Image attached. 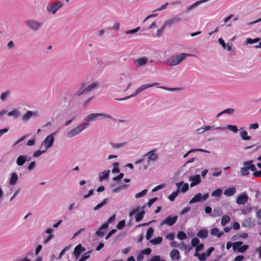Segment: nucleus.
<instances>
[{"mask_svg": "<svg viewBox=\"0 0 261 261\" xmlns=\"http://www.w3.org/2000/svg\"><path fill=\"white\" fill-rule=\"evenodd\" d=\"M17 179H18L17 174L15 172L11 174V177L10 179V181H9L10 184L11 185H15L17 181Z\"/></svg>", "mask_w": 261, "mask_h": 261, "instance_id": "25", "label": "nucleus"}, {"mask_svg": "<svg viewBox=\"0 0 261 261\" xmlns=\"http://www.w3.org/2000/svg\"><path fill=\"white\" fill-rule=\"evenodd\" d=\"M151 252V250L150 248H146V249H145L144 250H143L141 252V253L143 254V255L144 254L145 255H149L150 254Z\"/></svg>", "mask_w": 261, "mask_h": 261, "instance_id": "53", "label": "nucleus"}, {"mask_svg": "<svg viewBox=\"0 0 261 261\" xmlns=\"http://www.w3.org/2000/svg\"><path fill=\"white\" fill-rule=\"evenodd\" d=\"M148 261H166L164 259H161L160 256L154 255L152 258L148 260Z\"/></svg>", "mask_w": 261, "mask_h": 261, "instance_id": "44", "label": "nucleus"}, {"mask_svg": "<svg viewBox=\"0 0 261 261\" xmlns=\"http://www.w3.org/2000/svg\"><path fill=\"white\" fill-rule=\"evenodd\" d=\"M19 112L17 110H13L12 111L8 113V115L9 116H13L14 118H17L19 116Z\"/></svg>", "mask_w": 261, "mask_h": 261, "instance_id": "38", "label": "nucleus"}, {"mask_svg": "<svg viewBox=\"0 0 261 261\" xmlns=\"http://www.w3.org/2000/svg\"><path fill=\"white\" fill-rule=\"evenodd\" d=\"M199 242L200 241L198 238H194L192 240L191 245L193 247H195L197 246L199 244Z\"/></svg>", "mask_w": 261, "mask_h": 261, "instance_id": "45", "label": "nucleus"}, {"mask_svg": "<svg viewBox=\"0 0 261 261\" xmlns=\"http://www.w3.org/2000/svg\"><path fill=\"white\" fill-rule=\"evenodd\" d=\"M253 176L255 177H261V170H258L257 171H255L253 173Z\"/></svg>", "mask_w": 261, "mask_h": 261, "instance_id": "63", "label": "nucleus"}, {"mask_svg": "<svg viewBox=\"0 0 261 261\" xmlns=\"http://www.w3.org/2000/svg\"><path fill=\"white\" fill-rule=\"evenodd\" d=\"M177 218L178 217L177 216H175L174 217L169 216L161 222V225L167 224L169 226H172L175 223Z\"/></svg>", "mask_w": 261, "mask_h": 261, "instance_id": "9", "label": "nucleus"}, {"mask_svg": "<svg viewBox=\"0 0 261 261\" xmlns=\"http://www.w3.org/2000/svg\"><path fill=\"white\" fill-rule=\"evenodd\" d=\"M43 152H44V151H41L40 150H38L34 153L33 156L35 158L38 157Z\"/></svg>", "mask_w": 261, "mask_h": 261, "instance_id": "62", "label": "nucleus"}, {"mask_svg": "<svg viewBox=\"0 0 261 261\" xmlns=\"http://www.w3.org/2000/svg\"><path fill=\"white\" fill-rule=\"evenodd\" d=\"M25 24L33 30L36 31L41 27V23L35 20H27Z\"/></svg>", "mask_w": 261, "mask_h": 261, "instance_id": "11", "label": "nucleus"}, {"mask_svg": "<svg viewBox=\"0 0 261 261\" xmlns=\"http://www.w3.org/2000/svg\"><path fill=\"white\" fill-rule=\"evenodd\" d=\"M181 18L180 17H174L165 21V22L164 23V25L165 27L169 28L172 25L179 22Z\"/></svg>", "mask_w": 261, "mask_h": 261, "instance_id": "13", "label": "nucleus"}, {"mask_svg": "<svg viewBox=\"0 0 261 261\" xmlns=\"http://www.w3.org/2000/svg\"><path fill=\"white\" fill-rule=\"evenodd\" d=\"M197 236L203 239H205L207 237L208 231L205 229H200L197 233Z\"/></svg>", "mask_w": 261, "mask_h": 261, "instance_id": "23", "label": "nucleus"}, {"mask_svg": "<svg viewBox=\"0 0 261 261\" xmlns=\"http://www.w3.org/2000/svg\"><path fill=\"white\" fill-rule=\"evenodd\" d=\"M178 248L180 249L187 250L188 251H190L192 249V247L187 246L183 242L179 244Z\"/></svg>", "mask_w": 261, "mask_h": 261, "instance_id": "36", "label": "nucleus"}, {"mask_svg": "<svg viewBox=\"0 0 261 261\" xmlns=\"http://www.w3.org/2000/svg\"><path fill=\"white\" fill-rule=\"evenodd\" d=\"M116 232V229H112V230L111 231H110L109 232V233L106 236V240L109 239L111 237V236L113 234L115 233Z\"/></svg>", "mask_w": 261, "mask_h": 261, "instance_id": "59", "label": "nucleus"}, {"mask_svg": "<svg viewBox=\"0 0 261 261\" xmlns=\"http://www.w3.org/2000/svg\"><path fill=\"white\" fill-rule=\"evenodd\" d=\"M27 160V157L23 155H20L17 159L16 163L18 166H22Z\"/></svg>", "mask_w": 261, "mask_h": 261, "instance_id": "24", "label": "nucleus"}, {"mask_svg": "<svg viewBox=\"0 0 261 261\" xmlns=\"http://www.w3.org/2000/svg\"><path fill=\"white\" fill-rule=\"evenodd\" d=\"M148 59L146 57L140 58L135 60V63L138 66H142L147 63Z\"/></svg>", "mask_w": 261, "mask_h": 261, "instance_id": "20", "label": "nucleus"}, {"mask_svg": "<svg viewBox=\"0 0 261 261\" xmlns=\"http://www.w3.org/2000/svg\"><path fill=\"white\" fill-rule=\"evenodd\" d=\"M90 255H89V253L87 252L86 253L83 255L82 257L79 260V261H85L89 257Z\"/></svg>", "mask_w": 261, "mask_h": 261, "instance_id": "50", "label": "nucleus"}, {"mask_svg": "<svg viewBox=\"0 0 261 261\" xmlns=\"http://www.w3.org/2000/svg\"><path fill=\"white\" fill-rule=\"evenodd\" d=\"M127 186L126 185H124L123 186H119L116 188H115L113 190V192H118L123 188L126 187Z\"/></svg>", "mask_w": 261, "mask_h": 261, "instance_id": "56", "label": "nucleus"}, {"mask_svg": "<svg viewBox=\"0 0 261 261\" xmlns=\"http://www.w3.org/2000/svg\"><path fill=\"white\" fill-rule=\"evenodd\" d=\"M248 200V197L246 194L239 195L236 199V203L238 204H245Z\"/></svg>", "mask_w": 261, "mask_h": 261, "instance_id": "15", "label": "nucleus"}, {"mask_svg": "<svg viewBox=\"0 0 261 261\" xmlns=\"http://www.w3.org/2000/svg\"><path fill=\"white\" fill-rule=\"evenodd\" d=\"M108 201V199L106 198L105 199L101 202L98 204L96 206H95L94 208V211H97L99 208H100L103 206L105 205Z\"/></svg>", "mask_w": 261, "mask_h": 261, "instance_id": "31", "label": "nucleus"}, {"mask_svg": "<svg viewBox=\"0 0 261 261\" xmlns=\"http://www.w3.org/2000/svg\"><path fill=\"white\" fill-rule=\"evenodd\" d=\"M254 225V222L251 218L244 220L242 222V225L246 227H250Z\"/></svg>", "mask_w": 261, "mask_h": 261, "instance_id": "22", "label": "nucleus"}, {"mask_svg": "<svg viewBox=\"0 0 261 261\" xmlns=\"http://www.w3.org/2000/svg\"><path fill=\"white\" fill-rule=\"evenodd\" d=\"M10 92L9 91H7L5 92L2 93L1 96V99L2 101L5 100L6 98L8 97V96L9 95Z\"/></svg>", "mask_w": 261, "mask_h": 261, "instance_id": "48", "label": "nucleus"}, {"mask_svg": "<svg viewBox=\"0 0 261 261\" xmlns=\"http://www.w3.org/2000/svg\"><path fill=\"white\" fill-rule=\"evenodd\" d=\"M163 239L161 237H159L150 240V243L153 245H158L162 242Z\"/></svg>", "mask_w": 261, "mask_h": 261, "instance_id": "34", "label": "nucleus"}, {"mask_svg": "<svg viewBox=\"0 0 261 261\" xmlns=\"http://www.w3.org/2000/svg\"><path fill=\"white\" fill-rule=\"evenodd\" d=\"M209 196L208 193L204 194L203 196L200 193L196 194L189 201L190 204H193L200 200L204 201Z\"/></svg>", "mask_w": 261, "mask_h": 261, "instance_id": "8", "label": "nucleus"}, {"mask_svg": "<svg viewBox=\"0 0 261 261\" xmlns=\"http://www.w3.org/2000/svg\"><path fill=\"white\" fill-rule=\"evenodd\" d=\"M170 256L173 260H178L180 258L179 252L177 249H173L170 252Z\"/></svg>", "mask_w": 261, "mask_h": 261, "instance_id": "18", "label": "nucleus"}, {"mask_svg": "<svg viewBox=\"0 0 261 261\" xmlns=\"http://www.w3.org/2000/svg\"><path fill=\"white\" fill-rule=\"evenodd\" d=\"M190 180L192 182L190 184V187H193L196 185H198L201 181L200 176L199 174L195 175L193 176H190L189 177Z\"/></svg>", "mask_w": 261, "mask_h": 261, "instance_id": "14", "label": "nucleus"}, {"mask_svg": "<svg viewBox=\"0 0 261 261\" xmlns=\"http://www.w3.org/2000/svg\"><path fill=\"white\" fill-rule=\"evenodd\" d=\"M85 251V248L81 244L77 245L74 249V255L76 258L80 256V254Z\"/></svg>", "mask_w": 261, "mask_h": 261, "instance_id": "16", "label": "nucleus"}, {"mask_svg": "<svg viewBox=\"0 0 261 261\" xmlns=\"http://www.w3.org/2000/svg\"><path fill=\"white\" fill-rule=\"evenodd\" d=\"M54 142V137L53 135H49L45 138L42 142V145L45 146V149H47L52 146Z\"/></svg>", "mask_w": 261, "mask_h": 261, "instance_id": "10", "label": "nucleus"}, {"mask_svg": "<svg viewBox=\"0 0 261 261\" xmlns=\"http://www.w3.org/2000/svg\"><path fill=\"white\" fill-rule=\"evenodd\" d=\"M244 167L241 169V174L242 176H245L249 174V167L246 165H244Z\"/></svg>", "mask_w": 261, "mask_h": 261, "instance_id": "29", "label": "nucleus"}, {"mask_svg": "<svg viewBox=\"0 0 261 261\" xmlns=\"http://www.w3.org/2000/svg\"><path fill=\"white\" fill-rule=\"evenodd\" d=\"M189 56L188 54L182 53L179 55L172 56L167 60V64L170 66H175Z\"/></svg>", "mask_w": 261, "mask_h": 261, "instance_id": "1", "label": "nucleus"}, {"mask_svg": "<svg viewBox=\"0 0 261 261\" xmlns=\"http://www.w3.org/2000/svg\"><path fill=\"white\" fill-rule=\"evenodd\" d=\"M165 186V185H164V184H162V185H158L157 186H156L155 187H154L152 190V192H155V191H157L160 189H162V188H163Z\"/></svg>", "mask_w": 261, "mask_h": 261, "instance_id": "52", "label": "nucleus"}, {"mask_svg": "<svg viewBox=\"0 0 261 261\" xmlns=\"http://www.w3.org/2000/svg\"><path fill=\"white\" fill-rule=\"evenodd\" d=\"M153 228L152 227H149L147 231L146 238L147 240H149L152 236L153 233Z\"/></svg>", "mask_w": 261, "mask_h": 261, "instance_id": "39", "label": "nucleus"}, {"mask_svg": "<svg viewBox=\"0 0 261 261\" xmlns=\"http://www.w3.org/2000/svg\"><path fill=\"white\" fill-rule=\"evenodd\" d=\"M147 190H146V189L143 190L141 192L136 194L135 195V197L136 198H138L143 197L146 195V194L147 193Z\"/></svg>", "mask_w": 261, "mask_h": 261, "instance_id": "42", "label": "nucleus"}, {"mask_svg": "<svg viewBox=\"0 0 261 261\" xmlns=\"http://www.w3.org/2000/svg\"><path fill=\"white\" fill-rule=\"evenodd\" d=\"M236 193V190L234 188H229L225 190L224 192V194L228 197L234 195Z\"/></svg>", "mask_w": 261, "mask_h": 261, "instance_id": "19", "label": "nucleus"}, {"mask_svg": "<svg viewBox=\"0 0 261 261\" xmlns=\"http://www.w3.org/2000/svg\"><path fill=\"white\" fill-rule=\"evenodd\" d=\"M156 200H157V198H156V197L152 198L150 199H149V200L148 202V207H150L152 205V204L155 201H156Z\"/></svg>", "mask_w": 261, "mask_h": 261, "instance_id": "58", "label": "nucleus"}, {"mask_svg": "<svg viewBox=\"0 0 261 261\" xmlns=\"http://www.w3.org/2000/svg\"><path fill=\"white\" fill-rule=\"evenodd\" d=\"M243 242L242 241L234 242L232 245L233 250L234 251L237 250L240 253H244L248 249L249 246L247 245L241 246Z\"/></svg>", "mask_w": 261, "mask_h": 261, "instance_id": "7", "label": "nucleus"}, {"mask_svg": "<svg viewBox=\"0 0 261 261\" xmlns=\"http://www.w3.org/2000/svg\"><path fill=\"white\" fill-rule=\"evenodd\" d=\"M124 176V174L123 173H121L120 174H119L118 176L115 177L113 178V180L117 181L121 179Z\"/></svg>", "mask_w": 261, "mask_h": 261, "instance_id": "61", "label": "nucleus"}, {"mask_svg": "<svg viewBox=\"0 0 261 261\" xmlns=\"http://www.w3.org/2000/svg\"><path fill=\"white\" fill-rule=\"evenodd\" d=\"M234 111V110L233 109H227L225 110L224 111H222L221 113L218 114L217 117L220 116L221 114L224 113H227L228 114H232Z\"/></svg>", "mask_w": 261, "mask_h": 261, "instance_id": "43", "label": "nucleus"}, {"mask_svg": "<svg viewBox=\"0 0 261 261\" xmlns=\"http://www.w3.org/2000/svg\"><path fill=\"white\" fill-rule=\"evenodd\" d=\"M118 163H115L113 164V166H114L112 170V172L113 173H118L119 172V169L118 168Z\"/></svg>", "mask_w": 261, "mask_h": 261, "instance_id": "49", "label": "nucleus"}, {"mask_svg": "<svg viewBox=\"0 0 261 261\" xmlns=\"http://www.w3.org/2000/svg\"><path fill=\"white\" fill-rule=\"evenodd\" d=\"M89 125L88 123H83L77 126L74 127L70 130L67 134L68 138H72L80 134L83 130L86 129Z\"/></svg>", "mask_w": 261, "mask_h": 261, "instance_id": "2", "label": "nucleus"}, {"mask_svg": "<svg viewBox=\"0 0 261 261\" xmlns=\"http://www.w3.org/2000/svg\"><path fill=\"white\" fill-rule=\"evenodd\" d=\"M98 117H102L103 118H107L109 119H113V117L105 113H92L88 115L85 118V120L88 122L95 120Z\"/></svg>", "mask_w": 261, "mask_h": 261, "instance_id": "4", "label": "nucleus"}, {"mask_svg": "<svg viewBox=\"0 0 261 261\" xmlns=\"http://www.w3.org/2000/svg\"><path fill=\"white\" fill-rule=\"evenodd\" d=\"M108 227V222L102 224L96 232V234L100 237H102L104 236L105 230Z\"/></svg>", "mask_w": 261, "mask_h": 261, "instance_id": "17", "label": "nucleus"}, {"mask_svg": "<svg viewBox=\"0 0 261 261\" xmlns=\"http://www.w3.org/2000/svg\"><path fill=\"white\" fill-rule=\"evenodd\" d=\"M188 189H189V185L187 183H186L183 185V186L181 188V191L182 192L185 193L186 192H187L188 190Z\"/></svg>", "mask_w": 261, "mask_h": 261, "instance_id": "57", "label": "nucleus"}, {"mask_svg": "<svg viewBox=\"0 0 261 261\" xmlns=\"http://www.w3.org/2000/svg\"><path fill=\"white\" fill-rule=\"evenodd\" d=\"M218 42L222 45V46L223 47V48H224V49L226 48V45L224 40L222 38H220L218 39Z\"/></svg>", "mask_w": 261, "mask_h": 261, "instance_id": "60", "label": "nucleus"}, {"mask_svg": "<svg viewBox=\"0 0 261 261\" xmlns=\"http://www.w3.org/2000/svg\"><path fill=\"white\" fill-rule=\"evenodd\" d=\"M158 85V84H157V83L144 84V85L141 86V87H140L139 88H138L134 94L131 95L130 96H127V97H124L123 98L118 99L117 100H124L127 99L128 98H129L131 97L135 96L136 95H137L138 94H139V93H140L141 91H142L144 90H145V89L150 88V87H154Z\"/></svg>", "mask_w": 261, "mask_h": 261, "instance_id": "3", "label": "nucleus"}, {"mask_svg": "<svg viewBox=\"0 0 261 261\" xmlns=\"http://www.w3.org/2000/svg\"><path fill=\"white\" fill-rule=\"evenodd\" d=\"M240 137L243 140H250L251 137L248 136V133L246 130H242L240 132Z\"/></svg>", "mask_w": 261, "mask_h": 261, "instance_id": "27", "label": "nucleus"}, {"mask_svg": "<svg viewBox=\"0 0 261 261\" xmlns=\"http://www.w3.org/2000/svg\"><path fill=\"white\" fill-rule=\"evenodd\" d=\"M230 221V218L228 215H224L222 216L221 224L222 226H225Z\"/></svg>", "mask_w": 261, "mask_h": 261, "instance_id": "28", "label": "nucleus"}, {"mask_svg": "<svg viewBox=\"0 0 261 261\" xmlns=\"http://www.w3.org/2000/svg\"><path fill=\"white\" fill-rule=\"evenodd\" d=\"M228 128L231 131L237 133L238 131V129L236 125H229L227 126Z\"/></svg>", "mask_w": 261, "mask_h": 261, "instance_id": "51", "label": "nucleus"}, {"mask_svg": "<svg viewBox=\"0 0 261 261\" xmlns=\"http://www.w3.org/2000/svg\"><path fill=\"white\" fill-rule=\"evenodd\" d=\"M211 233L213 236H217L218 238H220L223 235V232L219 231V229L217 228H214L212 229Z\"/></svg>", "mask_w": 261, "mask_h": 261, "instance_id": "26", "label": "nucleus"}, {"mask_svg": "<svg viewBox=\"0 0 261 261\" xmlns=\"http://www.w3.org/2000/svg\"><path fill=\"white\" fill-rule=\"evenodd\" d=\"M259 41V38H256L255 39L247 38L246 40V43L247 44H253L254 43L258 42Z\"/></svg>", "mask_w": 261, "mask_h": 261, "instance_id": "41", "label": "nucleus"}, {"mask_svg": "<svg viewBox=\"0 0 261 261\" xmlns=\"http://www.w3.org/2000/svg\"><path fill=\"white\" fill-rule=\"evenodd\" d=\"M178 239L181 240H185L187 238V235L185 232L182 231H180L178 232L177 236Z\"/></svg>", "mask_w": 261, "mask_h": 261, "instance_id": "40", "label": "nucleus"}, {"mask_svg": "<svg viewBox=\"0 0 261 261\" xmlns=\"http://www.w3.org/2000/svg\"><path fill=\"white\" fill-rule=\"evenodd\" d=\"M63 5V3L61 2L56 1L53 3L47 6V10L49 13L55 14L57 11L62 7Z\"/></svg>", "mask_w": 261, "mask_h": 261, "instance_id": "6", "label": "nucleus"}, {"mask_svg": "<svg viewBox=\"0 0 261 261\" xmlns=\"http://www.w3.org/2000/svg\"><path fill=\"white\" fill-rule=\"evenodd\" d=\"M175 238V236L173 233H170L166 235V239L167 240L172 241Z\"/></svg>", "mask_w": 261, "mask_h": 261, "instance_id": "54", "label": "nucleus"}, {"mask_svg": "<svg viewBox=\"0 0 261 261\" xmlns=\"http://www.w3.org/2000/svg\"><path fill=\"white\" fill-rule=\"evenodd\" d=\"M244 165H246L249 167V169H250L252 171H255L256 168L254 165L252 164V161H250L248 162H244Z\"/></svg>", "mask_w": 261, "mask_h": 261, "instance_id": "33", "label": "nucleus"}, {"mask_svg": "<svg viewBox=\"0 0 261 261\" xmlns=\"http://www.w3.org/2000/svg\"><path fill=\"white\" fill-rule=\"evenodd\" d=\"M207 257L205 253L203 252L199 256V259L201 261L204 260Z\"/></svg>", "mask_w": 261, "mask_h": 261, "instance_id": "55", "label": "nucleus"}, {"mask_svg": "<svg viewBox=\"0 0 261 261\" xmlns=\"http://www.w3.org/2000/svg\"><path fill=\"white\" fill-rule=\"evenodd\" d=\"M222 192L223 191L221 189H217L212 192V196L213 197H219L221 196Z\"/></svg>", "mask_w": 261, "mask_h": 261, "instance_id": "35", "label": "nucleus"}, {"mask_svg": "<svg viewBox=\"0 0 261 261\" xmlns=\"http://www.w3.org/2000/svg\"><path fill=\"white\" fill-rule=\"evenodd\" d=\"M125 221L124 220L120 221L117 225V228L119 229H121L124 228L125 226Z\"/></svg>", "mask_w": 261, "mask_h": 261, "instance_id": "47", "label": "nucleus"}, {"mask_svg": "<svg viewBox=\"0 0 261 261\" xmlns=\"http://www.w3.org/2000/svg\"><path fill=\"white\" fill-rule=\"evenodd\" d=\"M244 258V257L243 255H238L234 258V261H242Z\"/></svg>", "mask_w": 261, "mask_h": 261, "instance_id": "64", "label": "nucleus"}, {"mask_svg": "<svg viewBox=\"0 0 261 261\" xmlns=\"http://www.w3.org/2000/svg\"><path fill=\"white\" fill-rule=\"evenodd\" d=\"M36 113H34L32 111H28L25 114H24L22 117V120L23 121H27L29 120L33 115H36Z\"/></svg>", "mask_w": 261, "mask_h": 261, "instance_id": "21", "label": "nucleus"}, {"mask_svg": "<svg viewBox=\"0 0 261 261\" xmlns=\"http://www.w3.org/2000/svg\"><path fill=\"white\" fill-rule=\"evenodd\" d=\"M165 28L166 27H164V25L163 24L162 25V27L160 29L157 30V31L156 32V36L160 37V36H161L162 33H163V32H164Z\"/></svg>", "mask_w": 261, "mask_h": 261, "instance_id": "46", "label": "nucleus"}, {"mask_svg": "<svg viewBox=\"0 0 261 261\" xmlns=\"http://www.w3.org/2000/svg\"><path fill=\"white\" fill-rule=\"evenodd\" d=\"M156 150L155 149H153L146 153L145 156H147L148 162H154L158 159V155L156 153Z\"/></svg>", "mask_w": 261, "mask_h": 261, "instance_id": "12", "label": "nucleus"}, {"mask_svg": "<svg viewBox=\"0 0 261 261\" xmlns=\"http://www.w3.org/2000/svg\"><path fill=\"white\" fill-rule=\"evenodd\" d=\"M179 192V190L177 189L176 191L172 192L168 197L169 199L172 201L178 195V194Z\"/></svg>", "mask_w": 261, "mask_h": 261, "instance_id": "37", "label": "nucleus"}, {"mask_svg": "<svg viewBox=\"0 0 261 261\" xmlns=\"http://www.w3.org/2000/svg\"><path fill=\"white\" fill-rule=\"evenodd\" d=\"M98 84L97 83H93L89 85H88L87 87L84 88L85 84H83L82 85V87L80 88V89L77 91V95L80 96L81 95L84 93H88L93 89H95L97 86H98Z\"/></svg>", "mask_w": 261, "mask_h": 261, "instance_id": "5", "label": "nucleus"}, {"mask_svg": "<svg viewBox=\"0 0 261 261\" xmlns=\"http://www.w3.org/2000/svg\"><path fill=\"white\" fill-rule=\"evenodd\" d=\"M110 171H104L102 172H100L99 174V178L100 180L107 179L109 175Z\"/></svg>", "mask_w": 261, "mask_h": 261, "instance_id": "30", "label": "nucleus"}, {"mask_svg": "<svg viewBox=\"0 0 261 261\" xmlns=\"http://www.w3.org/2000/svg\"><path fill=\"white\" fill-rule=\"evenodd\" d=\"M144 213H145L144 211H141L140 212L137 213L135 215L136 221V222L140 221L143 219Z\"/></svg>", "mask_w": 261, "mask_h": 261, "instance_id": "32", "label": "nucleus"}]
</instances>
